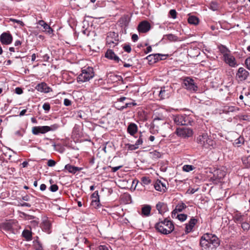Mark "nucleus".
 <instances>
[{
  "label": "nucleus",
  "instance_id": "nucleus-1",
  "mask_svg": "<svg viewBox=\"0 0 250 250\" xmlns=\"http://www.w3.org/2000/svg\"><path fill=\"white\" fill-rule=\"evenodd\" d=\"M225 175L226 172L219 169H214L210 167L204 168V181L209 182L205 183L208 186L212 183L216 184L220 182Z\"/></svg>",
  "mask_w": 250,
  "mask_h": 250
},
{
  "label": "nucleus",
  "instance_id": "nucleus-2",
  "mask_svg": "<svg viewBox=\"0 0 250 250\" xmlns=\"http://www.w3.org/2000/svg\"><path fill=\"white\" fill-rule=\"evenodd\" d=\"M154 228L158 232L166 235L171 233L174 229L173 223L167 218L164 220L160 219L159 222L155 224Z\"/></svg>",
  "mask_w": 250,
  "mask_h": 250
},
{
  "label": "nucleus",
  "instance_id": "nucleus-3",
  "mask_svg": "<svg viewBox=\"0 0 250 250\" xmlns=\"http://www.w3.org/2000/svg\"><path fill=\"white\" fill-rule=\"evenodd\" d=\"M219 245L218 238L214 235L204 234V249L214 250Z\"/></svg>",
  "mask_w": 250,
  "mask_h": 250
},
{
  "label": "nucleus",
  "instance_id": "nucleus-4",
  "mask_svg": "<svg viewBox=\"0 0 250 250\" xmlns=\"http://www.w3.org/2000/svg\"><path fill=\"white\" fill-rule=\"evenodd\" d=\"M94 76L93 68L91 67H87L82 69L81 73L77 77V82L79 83L89 81Z\"/></svg>",
  "mask_w": 250,
  "mask_h": 250
},
{
  "label": "nucleus",
  "instance_id": "nucleus-5",
  "mask_svg": "<svg viewBox=\"0 0 250 250\" xmlns=\"http://www.w3.org/2000/svg\"><path fill=\"white\" fill-rule=\"evenodd\" d=\"M174 123L177 125H191L193 121L190 117L186 114H177L172 116Z\"/></svg>",
  "mask_w": 250,
  "mask_h": 250
},
{
  "label": "nucleus",
  "instance_id": "nucleus-6",
  "mask_svg": "<svg viewBox=\"0 0 250 250\" xmlns=\"http://www.w3.org/2000/svg\"><path fill=\"white\" fill-rule=\"evenodd\" d=\"M119 36L117 33L114 32H109L107 33L106 38V44L109 47H114L118 44Z\"/></svg>",
  "mask_w": 250,
  "mask_h": 250
},
{
  "label": "nucleus",
  "instance_id": "nucleus-7",
  "mask_svg": "<svg viewBox=\"0 0 250 250\" xmlns=\"http://www.w3.org/2000/svg\"><path fill=\"white\" fill-rule=\"evenodd\" d=\"M183 87L190 91H196L197 87L195 85L194 81L189 77L186 78L182 83Z\"/></svg>",
  "mask_w": 250,
  "mask_h": 250
},
{
  "label": "nucleus",
  "instance_id": "nucleus-8",
  "mask_svg": "<svg viewBox=\"0 0 250 250\" xmlns=\"http://www.w3.org/2000/svg\"><path fill=\"white\" fill-rule=\"evenodd\" d=\"M13 41L12 35L9 31L2 33L0 36V42L2 44L9 45Z\"/></svg>",
  "mask_w": 250,
  "mask_h": 250
},
{
  "label": "nucleus",
  "instance_id": "nucleus-9",
  "mask_svg": "<svg viewBox=\"0 0 250 250\" xmlns=\"http://www.w3.org/2000/svg\"><path fill=\"white\" fill-rule=\"evenodd\" d=\"M249 74V72L246 69L240 67L236 74V79L238 81H243L247 79Z\"/></svg>",
  "mask_w": 250,
  "mask_h": 250
},
{
  "label": "nucleus",
  "instance_id": "nucleus-10",
  "mask_svg": "<svg viewBox=\"0 0 250 250\" xmlns=\"http://www.w3.org/2000/svg\"><path fill=\"white\" fill-rule=\"evenodd\" d=\"M177 135L186 138L192 135V130L189 128H177L176 131Z\"/></svg>",
  "mask_w": 250,
  "mask_h": 250
},
{
  "label": "nucleus",
  "instance_id": "nucleus-11",
  "mask_svg": "<svg viewBox=\"0 0 250 250\" xmlns=\"http://www.w3.org/2000/svg\"><path fill=\"white\" fill-rule=\"evenodd\" d=\"M151 28L150 24L146 21H143L139 24L137 29L140 33L147 32Z\"/></svg>",
  "mask_w": 250,
  "mask_h": 250
},
{
  "label": "nucleus",
  "instance_id": "nucleus-12",
  "mask_svg": "<svg viewBox=\"0 0 250 250\" xmlns=\"http://www.w3.org/2000/svg\"><path fill=\"white\" fill-rule=\"evenodd\" d=\"M172 88L170 87L166 86L161 87L159 92V96L161 99L168 98L171 94Z\"/></svg>",
  "mask_w": 250,
  "mask_h": 250
},
{
  "label": "nucleus",
  "instance_id": "nucleus-13",
  "mask_svg": "<svg viewBox=\"0 0 250 250\" xmlns=\"http://www.w3.org/2000/svg\"><path fill=\"white\" fill-rule=\"evenodd\" d=\"M35 89L40 92L44 93H48L52 91V88L48 86L47 84L44 82H42L38 84L36 86Z\"/></svg>",
  "mask_w": 250,
  "mask_h": 250
},
{
  "label": "nucleus",
  "instance_id": "nucleus-14",
  "mask_svg": "<svg viewBox=\"0 0 250 250\" xmlns=\"http://www.w3.org/2000/svg\"><path fill=\"white\" fill-rule=\"evenodd\" d=\"M105 57L109 60L114 61L116 62H119L120 61L123 62L121 60L119 57L116 55L114 52L111 49H109L106 51L105 54Z\"/></svg>",
  "mask_w": 250,
  "mask_h": 250
},
{
  "label": "nucleus",
  "instance_id": "nucleus-15",
  "mask_svg": "<svg viewBox=\"0 0 250 250\" xmlns=\"http://www.w3.org/2000/svg\"><path fill=\"white\" fill-rule=\"evenodd\" d=\"M48 126H38L32 127V132L34 135H38L39 133L44 134L48 131Z\"/></svg>",
  "mask_w": 250,
  "mask_h": 250
},
{
  "label": "nucleus",
  "instance_id": "nucleus-16",
  "mask_svg": "<svg viewBox=\"0 0 250 250\" xmlns=\"http://www.w3.org/2000/svg\"><path fill=\"white\" fill-rule=\"evenodd\" d=\"M223 58L225 62L230 66L235 67L237 65L235 58L230 54L226 55V56Z\"/></svg>",
  "mask_w": 250,
  "mask_h": 250
},
{
  "label": "nucleus",
  "instance_id": "nucleus-17",
  "mask_svg": "<svg viewBox=\"0 0 250 250\" xmlns=\"http://www.w3.org/2000/svg\"><path fill=\"white\" fill-rule=\"evenodd\" d=\"M159 54H153L147 56L146 59L150 62V63H154L160 60H164L163 58H159Z\"/></svg>",
  "mask_w": 250,
  "mask_h": 250
},
{
  "label": "nucleus",
  "instance_id": "nucleus-18",
  "mask_svg": "<svg viewBox=\"0 0 250 250\" xmlns=\"http://www.w3.org/2000/svg\"><path fill=\"white\" fill-rule=\"evenodd\" d=\"M156 208L161 214H163L168 210L167 205L163 202H160L156 204Z\"/></svg>",
  "mask_w": 250,
  "mask_h": 250
},
{
  "label": "nucleus",
  "instance_id": "nucleus-19",
  "mask_svg": "<svg viewBox=\"0 0 250 250\" xmlns=\"http://www.w3.org/2000/svg\"><path fill=\"white\" fill-rule=\"evenodd\" d=\"M197 222V220L191 218L189 222L186 225L185 232L186 234L190 232Z\"/></svg>",
  "mask_w": 250,
  "mask_h": 250
},
{
  "label": "nucleus",
  "instance_id": "nucleus-20",
  "mask_svg": "<svg viewBox=\"0 0 250 250\" xmlns=\"http://www.w3.org/2000/svg\"><path fill=\"white\" fill-rule=\"evenodd\" d=\"M64 168L66 170H68L69 173L72 174H75L78 171H81L83 169L82 167H75L70 164H67L65 165Z\"/></svg>",
  "mask_w": 250,
  "mask_h": 250
},
{
  "label": "nucleus",
  "instance_id": "nucleus-21",
  "mask_svg": "<svg viewBox=\"0 0 250 250\" xmlns=\"http://www.w3.org/2000/svg\"><path fill=\"white\" fill-rule=\"evenodd\" d=\"M127 132L131 136H134L138 131V126L133 123H130L127 129Z\"/></svg>",
  "mask_w": 250,
  "mask_h": 250
},
{
  "label": "nucleus",
  "instance_id": "nucleus-22",
  "mask_svg": "<svg viewBox=\"0 0 250 250\" xmlns=\"http://www.w3.org/2000/svg\"><path fill=\"white\" fill-rule=\"evenodd\" d=\"M151 210V206L148 205H145L142 208L141 215L143 216L148 217L150 215Z\"/></svg>",
  "mask_w": 250,
  "mask_h": 250
},
{
  "label": "nucleus",
  "instance_id": "nucleus-23",
  "mask_svg": "<svg viewBox=\"0 0 250 250\" xmlns=\"http://www.w3.org/2000/svg\"><path fill=\"white\" fill-rule=\"evenodd\" d=\"M186 207V205L183 203L178 204L172 212V217H173V216H175L178 212L182 211V210Z\"/></svg>",
  "mask_w": 250,
  "mask_h": 250
},
{
  "label": "nucleus",
  "instance_id": "nucleus-24",
  "mask_svg": "<svg viewBox=\"0 0 250 250\" xmlns=\"http://www.w3.org/2000/svg\"><path fill=\"white\" fill-rule=\"evenodd\" d=\"M38 23L42 26L43 29L49 34H51L53 32L52 29L44 21L40 20Z\"/></svg>",
  "mask_w": 250,
  "mask_h": 250
},
{
  "label": "nucleus",
  "instance_id": "nucleus-25",
  "mask_svg": "<svg viewBox=\"0 0 250 250\" xmlns=\"http://www.w3.org/2000/svg\"><path fill=\"white\" fill-rule=\"evenodd\" d=\"M22 236L27 241H29L32 239V233L30 230L24 229L22 232Z\"/></svg>",
  "mask_w": 250,
  "mask_h": 250
},
{
  "label": "nucleus",
  "instance_id": "nucleus-26",
  "mask_svg": "<svg viewBox=\"0 0 250 250\" xmlns=\"http://www.w3.org/2000/svg\"><path fill=\"white\" fill-rule=\"evenodd\" d=\"M119 21L122 26H126L130 21V17L127 15H124L120 18Z\"/></svg>",
  "mask_w": 250,
  "mask_h": 250
},
{
  "label": "nucleus",
  "instance_id": "nucleus-27",
  "mask_svg": "<svg viewBox=\"0 0 250 250\" xmlns=\"http://www.w3.org/2000/svg\"><path fill=\"white\" fill-rule=\"evenodd\" d=\"M39 237H36L33 242V246L36 250H43L42 243L38 240Z\"/></svg>",
  "mask_w": 250,
  "mask_h": 250
},
{
  "label": "nucleus",
  "instance_id": "nucleus-28",
  "mask_svg": "<svg viewBox=\"0 0 250 250\" xmlns=\"http://www.w3.org/2000/svg\"><path fill=\"white\" fill-rule=\"evenodd\" d=\"M188 22L189 24L197 25L199 23V19L196 16H190L188 18Z\"/></svg>",
  "mask_w": 250,
  "mask_h": 250
},
{
  "label": "nucleus",
  "instance_id": "nucleus-29",
  "mask_svg": "<svg viewBox=\"0 0 250 250\" xmlns=\"http://www.w3.org/2000/svg\"><path fill=\"white\" fill-rule=\"evenodd\" d=\"M219 49L221 53L223 54V58L226 56V55L229 54V50L224 45H221L219 46Z\"/></svg>",
  "mask_w": 250,
  "mask_h": 250
},
{
  "label": "nucleus",
  "instance_id": "nucleus-30",
  "mask_svg": "<svg viewBox=\"0 0 250 250\" xmlns=\"http://www.w3.org/2000/svg\"><path fill=\"white\" fill-rule=\"evenodd\" d=\"M218 80H215V81L212 82V79L211 78H208V79L206 82L207 83H210V85H208V87L210 86L211 87L214 88V87H217L219 83H218Z\"/></svg>",
  "mask_w": 250,
  "mask_h": 250
},
{
  "label": "nucleus",
  "instance_id": "nucleus-31",
  "mask_svg": "<svg viewBox=\"0 0 250 250\" xmlns=\"http://www.w3.org/2000/svg\"><path fill=\"white\" fill-rule=\"evenodd\" d=\"M2 228L5 230H10L12 229V223L11 222L4 223L2 225Z\"/></svg>",
  "mask_w": 250,
  "mask_h": 250
},
{
  "label": "nucleus",
  "instance_id": "nucleus-32",
  "mask_svg": "<svg viewBox=\"0 0 250 250\" xmlns=\"http://www.w3.org/2000/svg\"><path fill=\"white\" fill-rule=\"evenodd\" d=\"M161 181L157 180L154 184V187L156 190L159 191L164 192V189L162 188L161 186Z\"/></svg>",
  "mask_w": 250,
  "mask_h": 250
},
{
  "label": "nucleus",
  "instance_id": "nucleus-33",
  "mask_svg": "<svg viewBox=\"0 0 250 250\" xmlns=\"http://www.w3.org/2000/svg\"><path fill=\"white\" fill-rule=\"evenodd\" d=\"M243 164L246 167H250V155L247 157H244L242 159Z\"/></svg>",
  "mask_w": 250,
  "mask_h": 250
},
{
  "label": "nucleus",
  "instance_id": "nucleus-34",
  "mask_svg": "<svg viewBox=\"0 0 250 250\" xmlns=\"http://www.w3.org/2000/svg\"><path fill=\"white\" fill-rule=\"evenodd\" d=\"M209 8L213 11L217 10L219 8V5L216 1H212L209 5Z\"/></svg>",
  "mask_w": 250,
  "mask_h": 250
},
{
  "label": "nucleus",
  "instance_id": "nucleus-35",
  "mask_svg": "<svg viewBox=\"0 0 250 250\" xmlns=\"http://www.w3.org/2000/svg\"><path fill=\"white\" fill-rule=\"evenodd\" d=\"M234 221L238 224H241L244 221L243 216L241 215L236 214L234 217Z\"/></svg>",
  "mask_w": 250,
  "mask_h": 250
},
{
  "label": "nucleus",
  "instance_id": "nucleus-36",
  "mask_svg": "<svg viewBox=\"0 0 250 250\" xmlns=\"http://www.w3.org/2000/svg\"><path fill=\"white\" fill-rule=\"evenodd\" d=\"M151 180L149 177H143L141 178V182L144 185H148L151 183Z\"/></svg>",
  "mask_w": 250,
  "mask_h": 250
},
{
  "label": "nucleus",
  "instance_id": "nucleus-37",
  "mask_svg": "<svg viewBox=\"0 0 250 250\" xmlns=\"http://www.w3.org/2000/svg\"><path fill=\"white\" fill-rule=\"evenodd\" d=\"M165 36L170 41H176L178 40V37L172 34L166 35Z\"/></svg>",
  "mask_w": 250,
  "mask_h": 250
},
{
  "label": "nucleus",
  "instance_id": "nucleus-38",
  "mask_svg": "<svg viewBox=\"0 0 250 250\" xmlns=\"http://www.w3.org/2000/svg\"><path fill=\"white\" fill-rule=\"evenodd\" d=\"M194 168L193 166L191 165H184L183 167V170L186 172H189L192 170Z\"/></svg>",
  "mask_w": 250,
  "mask_h": 250
},
{
  "label": "nucleus",
  "instance_id": "nucleus-39",
  "mask_svg": "<svg viewBox=\"0 0 250 250\" xmlns=\"http://www.w3.org/2000/svg\"><path fill=\"white\" fill-rule=\"evenodd\" d=\"M59 125L57 124H55L50 126H48L49 127L48 131H53L56 130L59 127Z\"/></svg>",
  "mask_w": 250,
  "mask_h": 250
},
{
  "label": "nucleus",
  "instance_id": "nucleus-40",
  "mask_svg": "<svg viewBox=\"0 0 250 250\" xmlns=\"http://www.w3.org/2000/svg\"><path fill=\"white\" fill-rule=\"evenodd\" d=\"M125 146L127 147L128 150H134L138 148V146H135V144L132 145L130 144H125Z\"/></svg>",
  "mask_w": 250,
  "mask_h": 250
},
{
  "label": "nucleus",
  "instance_id": "nucleus-41",
  "mask_svg": "<svg viewBox=\"0 0 250 250\" xmlns=\"http://www.w3.org/2000/svg\"><path fill=\"white\" fill-rule=\"evenodd\" d=\"M91 205L94 208H99L100 206V200H92Z\"/></svg>",
  "mask_w": 250,
  "mask_h": 250
},
{
  "label": "nucleus",
  "instance_id": "nucleus-42",
  "mask_svg": "<svg viewBox=\"0 0 250 250\" xmlns=\"http://www.w3.org/2000/svg\"><path fill=\"white\" fill-rule=\"evenodd\" d=\"M241 225L242 228L244 230H248V229H249L250 228V224L248 223H247L246 222L243 221V222L241 223Z\"/></svg>",
  "mask_w": 250,
  "mask_h": 250
},
{
  "label": "nucleus",
  "instance_id": "nucleus-43",
  "mask_svg": "<svg viewBox=\"0 0 250 250\" xmlns=\"http://www.w3.org/2000/svg\"><path fill=\"white\" fill-rule=\"evenodd\" d=\"M176 218L180 221L183 222L185 221L187 218V215L185 214H177Z\"/></svg>",
  "mask_w": 250,
  "mask_h": 250
},
{
  "label": "nucleus",
  "instance_id": "nucleus-44",
  "mask_svg": "<svg viewBox=\"0 0 250 250\" xmlns=\"http://www.w3.org/2000/svg\"><path fill=\"white\" fill-rule=\"evenodd\" d=\"M110 247L108 245H100L96 249V250H109Z\"/></svg>",
  "mask_w": 250,
  "mask_h": 250
},
{
  "label": "nucleus",
  "instance_id": "nucleus-45",
  "mask_svg": "<svg viewBox=\"0 0 250 250\" xmlns=\"http://www.w3.org/2000/svg\"><path fill=\"white\" fill-rule=\"evenodd\" d=\"M143 141L142 139V133H140V135L139 136V139L137 140V141L135 143V146H138L139 148V146L143 144Z\"/></svg>",
  "mask_w": 250,
  "mask_h": 250
},
{
  "label": "nucleus",
  "instance_id": "nucleus-46",
  "mask_svg": "<svg viewBox=\"0 0 250 250\" xmlns=\"http://www.w3.org/2000/svg\"><path fill=\"white\" fill-rule=\"evenodd\" d=\"M91 198L92 199V200H97L99 199V195L98 194V191H94L93 194L91 195Z\"/></svg>",
  "mask_w": 250,
  "mask_h": 250
},
{
  "label": "nucleus",
  "instance_id": "nucleus-47",
  "mask_svg": "<svg viewBox=\"0 0 250 250\" xmlns=\"http://www.w3.org/2000/svg\"><path fill=\"white\" fill-rule=\"evenodd\" d=\"M169 14L172 18L174 19L176 18L177 12L175 9H171L169 12Z\"/></svg>",
  "mask_w": 250,
  "mask_h": 250
},
{
  "label": "nucleus",
  "instance_id": "nucleus-48",
  "mask_svg": "<svg viewBox=\"0 0 250 250\" xmlns=\"http://www.w3.org/2000/svg\"><path fill=\"white\" fill-rule=\"evenodd\" d=\"M42 108L46 111V112H48L50 109V104L48 103H45L42 105Z\"/></svg>",
  "mask_w": 250,
  "mask_h": 250
},
{
  "label": "nucleus",
  "instance_id": "nucleus-49",
  "mask_svg": "<svg viewBox=\"0 0 250 250\" xmlns=\"http://www.w3.org/2000/svg\"><path fill=\"white\" fill-rule=\"evenodd\" d=\"M10 21L13 22H15V23L19 24L20 25H21L22 27L24 26V23L21 21L14 19H10Z\"/></svg>",
  "mask_w": 250,
  "mask_h": 250
},
{
  "label": "nucleus",
  "instance_id": "nucleus-50",
  "mask_svg": "<svg viewBox=\"0 0 250 250\" xmlns=\"http://www.w3.org/2000/svg\"><path fill=\"white\" fill-rule=\"evenodd\" d=\"M124 50L127 53H130L131 51V48L129 44H125L123 46Z\"/></svg>",
  "mask_w": 250,
  "mask_h": 250
},
{
  "label": "nucleus",
  "instance_id": "nucleus-51",
  "mask_svg": "<svg viewBox=\"0 0 250 250\" xmlns=\"http://www.w3.org/2000/svg\"><path fill=\"white\" fill-rule=\"evenodd\" d=\"M56 164V162L52 159L49 160L47 162V166L50 167H54Z\"/></svg>",
  "mask_w": 250,
  "mask_h": 250
},
{
  "label": "nucleus",
  "instance_id": "nucleus-52",
  "mask_svg": "<svg viewBox=\"0 0 250 250\" xmlns=\"http://www.w3.org/2000/svg\"><path fill=\"white\" fill-rule=\"evenodd\" d=\"M49 188L51 191L55 192L58 190V186L56 184L52 185Z\"/></svg>",
  "mask_w": 250,
  "mask_h": 250
},
{
  "label": "nucleus",
  "instance_id": "nucleus-53",
  "mask_svg": "<svg viewBox=\"0 0 250 250\" xmlns=\"http://www.w3.org/2000/svg\"><path fill=\"white\" fill-rule=\"evenodd\" d=\"M245 63L247 68L250 70V57L245 60Z\"/></svg>",
  "mask_w": 250,
  "mask_h": 250
},
{
  "label": "nucleus",
  "instance_id": "nucleus-54",
  "mask_svg": "<svg viewBox=\"0 0 250 250\" xmlns=\"http://www.w3.org/2000/svg\"><path fill=\"white\" fill-rule=\"evenodd\" d=\"M21 42L19 40L16 41L14 43L15 46L17 47L16 49L17 50L18 52L19 51V47L21 45Z\"/></svg>",
  "mask_w": 250,
  "mask_h": 250
},
{
  "label": "nucleus",
  "instance_id": "nucleus-55",
  "mask_svg": "<svg viewBox=\"0 0 250 250\" xmlns=\"http://www.w3.org/2000/svg\"><path fill=\"white\" fill-rule=\"evenodd\" d=\"M15 93L17 94H21L23 93L22 89L19 87H16L15 89Z\"/></svg>",
  "mask_w": 250,
  "mask_h": 250
},
{
  "label": "nucleus",
  "instance_id": "nucleus-56",
  "mask_svg": "<svg viewBox=\"0 0 250 250\" xmlns=\"http://www.w3.org/2000/svg\"><path fill=\"white\" fill-rule=\"evenodd\" d=\"M63 104L65 106H69L71 104V101L68 99H64Z\"/></svg>",
  "mask_w": 250,
  "mask_h": 250
},
{
  "label": "nucleus",
  "instance_id": "nucleus-57",
  "mask_svg": "<svg viewBox=\"0 0 250 250\" xmlns=\"http://www.w3.org/2000/svg\"><path fill=\"white\" fill-rule=\"evenodd\" d=\"M131 39L134 42L137 41L138 40V35L137 34H133L132 35V37H131Z\"/></svg>",
  "mask_w": 250,
  "mask_h": 250
},
{
  "label": "nucleus",
  "instance_id": "nucleus-58",
  "mask_svg": "<svg viewBox=\"0 0 250 250\" xmlns=\"http://www.w3.org/2000/svg\"><path fill=\"white\" fill-rule=\"evenodd\" d=\"M121 167H122V166H118V167H115L112 168V172H115L117 170H118Z\"/></svg>",
  "mask_w": 250,
  "mask_h": 250
},
{
  "label": "nucleus",
  "instance_id": "nucleus-59",
  "mask_svg": "<svg viewBox=\"0 0 250 250\" xmlns=\"http://www.w3.org/2000/svg\"><path fill=\"white\" fill-rule=\"evenodd\" d=\"M151 51H152V48H151V46H148V47L146 48V50H145V54H147V53H149V52H151Z\"/></svg>",
  "mask_w": 250,
  "mask_h": 250
},
{
  "label": "nucleus",
  "instance_id": "nucleus-60",
  "mask_svg": "<svg viewBox=\"0 0 250 250\" xmlns=\"http://www.w3.org/2000/svg\"><path fill=\"white\" fill-rule=\"evenodd\" d=\"M21 207H26L30 208L31 207V205L29 203L24 202L23 203L21 204Z\"/></svg>",
  "mask_w": 250,
  "mask_h": 250
},
{
  "label": "nucleus",
  "instance_id": "nucleus-61",
  "mask_svg": "<svg viewBox=\"0 0 250 250\" xmlns=\"http://www.w3.org/2000/svg\"><path fill=\"white\" fill-rule=\"evenodd\" d=\"M46 188V186L45 184H42L40 186V190L42 191H44L45 190Z\"/></svg>",
  "mask_w": 250,
  "mask_h": 250
},
{
  "label": "nucleus",
  "instance_id": "nucleus-62",
  "mask_svg": "<svg viewBox=\"0 0 250 250\" xmlns=\"http://www.w3.org/2000/svg\"><path fill=\"white\" fill-rule=\"evenodd\" d=\"M26 111H27V109H23V110H21L19 116H23L24 115H25Z\"/></svg>",
  "mask_w": 250,
  "mask_h": 250
},
{
  "label": "nucleus",
  "instance_id": "nucleus-63",
  "mask_svg": "<svg viewBox=\"0 0 250 250\" xmlns=\"http://www.w3.org/2000/svg\"><path fill=\"white\" fill-rule=\"evenodd\" d=\"M131 103H126L125 105L122 106V109H124V108H126L127 107H131Z\"/></svg>",
  "mask_w": 250,
  "mask_h": 250
},
{
  "label": "nucleus",
  "instance_id": "nucleus-64",
  "mask_svg": "<svg viewBox=\"0 0 250 250\" xmlns=\"http://www.w3.org/2000/svg\"><path fill=\"white\" fill-rule=\"evenodd\" d=\"M161 187L163 189H164V192H165L167 189V187H166V184L161 182Z\"/></svg>",
  "mask_w": 250,
  "mask_h": 250
}]
</instances>
